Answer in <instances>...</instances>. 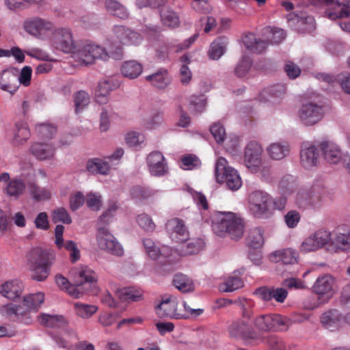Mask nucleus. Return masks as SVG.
<instances>
[{"instance_id":"nucleus-5","label":"nucleus","mask_w":350,"mask_h":350,"mask_svg":"<svg viewBox=\"0 0 350 350\" xmlns=\"http://www.w3.org/2000/svg\"><path fill=\"white\" fill-rule=\"evenodd\" d=\"M74 58L81 64H92L97 59L107 61L109 55L105 48L93 43H86L74 53Z\"/></svg>"},{"instance_id":"nucleus-38","label":"nucleus","mask_w":350,"mask_h":350,"mask_svg":"<svg viewBox=\"0 0 350 350\" xmlns=\"http://www.w3.org/2000/svg\"><path fill=\"white\" fill-rule=\"evenodd\" d=\"M252 59L247 53H243L240 59L234 67V75L238 77H245L250 70Z\"/></svg>"},{"instance_id":"nucleus-59","label":"nucleus","mask_w":350,"mask_h":350,"mask_svg":"<svg viewBox=\"0 0 350 350\" xmlns=\"http://www.w3.org/2000/svg\"><path fill=\"white\" fill-rule=\"evenodd\" d=\"M86 204L93 211H98L101 206V196L95 193H90L86 196Z\"/></svg>"},{"instance_id":"nucleus-20","label":"nucleus","mask_w":350,"mask_h":350,"mask_svg":"<svg viewBox=\"0 0 350 350\" xmlns=\"http://www.w3.org/2000/svg\"><path fill=\"white\" fill-rule=\"evenodd\" d=\"M323 158L329 163H338L342 159L340 147L332 142L325 141L319 144Z\"/></svg>"},{"instance_id":"nucleus-31","label":"nucleus","mask_w":350,"mask_h":350,"mask_svg":"<svg viewBox=\"0 0 350 350\" xmlns=\"http://www.w3.org/2000/svg\"><path fill=\"white\" fill-rule=\"evenodd\" d=\"M44 301V294L41 292L29 294L23 298L25 311L37 312Z\"/></svg>"},{"instance_id":"nucleus-4","label":"nucleus","mask_w":350,"mask_h":350,"mask_svg":"<svg viewBox=\"0 0 350 350\" xmlns=\"http://www.w3.org/2000/svg\"><path fill=\"white\" fill-rule=\"evenodd\" d=\"M215 177L219 183L225 184L232 191L238 190L242 185L237 171L230 167L224 157H219L215 164Z\"/></svg>"},{"instance_id":"nucleus-17","label":"nucleus","mask_w":350,"mask_h":350,"mask_svg":"<svg viewBox=\"0 0 350 350\" xmlns=\"http://www.w3.org/2000/svg\"><path fill=\"white\" fill-rule=\"evenodd\" d=\"M319 153L316 146L309 142H304L301 146V164L306 169H311L319 162Z\"/></svg>"},{"instance_id":"nucleus-62","label":"nucleus","mask_w":350,"mask_h":350,"mask_svg":"<svg viewBox=\"0 0 350 350\" xmlns=\"http://www.w3.org/2000/svg\"><path fill=\"white\" fill-rule=\"evenodd\" d=\"M320 248L312 234L307 237L301 243L300 250L304 252H310Z\"/></svg>"},{"instance_id":"nucleus-34","label":"nucleus","mask_w":350,"mask_h":350,"mask_svg":"<svg viewBox=\"0 0 350 350\" xmlns=\"http://www.w3.org/2000/svg\"><path fill=\"white\" fill-rule=\"evenodd\" d=\"M41 325L55 328H63L67 325V321L63 316L42 314L39 317Z\"/></svg>"},{"instance_id":"nucleus-2","label":"nucleus","mask_w":350,"mask_h":350,"mask_svg":"<svg viewBox=\"0 0 350 350\" xmlns=\"http://www.w3.org/2000/svg\"><path fill=\"white\" fill-rule=\"evenodd\" d=\"M213 230L218 236L228 234L232 239H238L243 235L244 226L234 213L220 212L213 221Z\"/></svg>"},{"instance_id":"nucleus-24","label":"nucleus","mask_w":350,"mask_h":350,"mask_svg":"<svg viewBox=\"0 0 350 350\" xmlns=\"http://www.w3.org/2000/svg\"><path fill=\"white\" fill-rule=\"evenodd\" d=\"M242 39L245 46L255 53H262L268 46L267 41L256 38L252 33H245Z\"/></svg>"},{"instance_id":"nucleus-48","label":"nucleus","mask_w":350,"mask_h":350,"mask_svg":"<svg viewBox=\"0 0 350 350\" xmlns=\"http://www.w3.org/2000/svg\"><path fill=\"white\" fill-rule=\"evenodd\" d=\"M189 102V110L196 113L202 112L206 105V98L203 95H192L190 96Z\"/></svg>"},{"instance_id":"nucleus-43","label":"nucleus","mask_w":350,"mask_h":350,"mask_svg":"<svg viewBox=\"0 0 350 350\" xmlns=\"http://www.w3.org/2000/svg\"><path fill=\"white\" fill-rule=\"evenodd\" d=\"M161 18L163 24L169 27H176L180 24V20L176 14L170 8H165L161 11Z\"/></svg>"},{"instance_id":"nucleus-22","label":"nucleus","mask_w":350,"mask_h":350,"mask_svg":"<svg viewBox=\"0 0 350 350\" xmlns=\"http://www.w3.org/2000/svg\"><path fill=\"white\" fill-rule=\"evenodd\" d=\"M332 247L336 250L350 251V230H338L332 234Z\"/></svg>"},{"instance_id":"nucleus-55","label":"nucleus","mask_w":350,"mask_h":350,"mask_svg":"<svg viewBox=\"0 0 350 350\" xmlns=\"http://www.w3.org/2000/svg\"><path fill=\"white\" fill-rule=\"evenodd\" d=\"M52 219L55 223L61 221L66 224H70L72 222L71 217L67 210L62 207L57 208L53 211Z\"/></svg>"},{"instance_id":"nucleus-61","label":"nucleus","mask_w":350,"mask_h":350,"mask_svg":"<svg viewBox=\"0 0 350 350\" xmlns=\"http://www.w3.org/2000/svg\"><path fill=\"white\" fill-rule=\"evenodd\" d=\"M32 69L29 66L23 67L17 76L18 83L22 84L24 86L29 85L31 79Z\"/></svg>"},{"instance_id":"nucleus-3","label":"nucleus","mask_w":350,"mask_h":350,"mask_svg":"<svg viewBox=\"0 0 350 350\" xmlns=\"http://www.w3.org/2000/svg\"><path fill=\"white\" fill-rule=\"evenodd\" d=\"M291 324L290 319L278 314H260L254 320L255 327L262 332L286 331Z\"/></svg>"},{"instance_id":"nucleus-26","label":"nucleus","mask_w":350,"mask_h":350,"mask_svg":"<svg viewBox=\"0 0 350 350\" xmlns=\"http://www.w3.org/2000/svg\"><path fill=\"white\" fill-rule=\"evenodd\" d=\"M267 151L271 159L280 161L288 155L290 148L285 142H274L267 148Z\"/></svg>"},{"instance_id":"nucleus-47","label":"nucleus","mask_w":350,"mask_h":350,"mask_svg":"<svg viewBox=\"0 0 350 350\" xmlns=\"http://www.w3.org/2000/svg\"><path fill=\"white\" fill-rule=\"evenodd\" d=\"M74 306L76 314L83 319L90 318L97 310V307L95 306L81 302L75 303Z\"/></svg>"},{"instance_id":"nucleus-40","label":"nucleus","mask_w":350,"mask_h":350,"mask_svg":"<svg viewBox=\"0 0 350 350\" xmlns=\"http://www.w3.org/2000/svg\"><path fill=\"white\" fill-rule=\"evenodd\" d=\"M243 286L241 279L236 275H231L219 285L221 292H233Z\"/></svg>"},{"instance_id":"nucleus-57","label":"nucleus","mask_w":350,"mask_h":350,"mask_svg":"<svg viewBox=\"0 0 350 350\" xmlns=\"http://www.w3.org/2000/svg\"><path fill=\"white\" fill-rule=\"evenodd\" d=\"M210 131L218 144L222 143L226 138V131L219 122L214 123L210 128Z\"/></svg>"},{"instance_id":"nucleus-45","label":"nucleus","mask_w":350,"mask_h":350,"mask_svg":"<svg viewBox=\"0 0 350 350\" xmlns=\"http://www.w3.org/2000/svg\"><path fill=\"white\" fill-rule=\"evenodd\" d=\"M180 62L182 65L180 68L179 79L180 83L184 85H188L191 80L192 73L187 64H189L190 61L187 55H183L180 57Z\"/></svg>"},{"instance_id":"nucleus-35","label":"nucleus","mask_w":350,"mask_h":350,"mask_svg":"<svg viewBox=\"0 0 350 350\" xmlns=\"http://www.w3.org/2000/svg\"><path fill=\"white\" fill-rule=\"evenodd\" d=\"M30 137V131L25 122L20 120L15 124L13 143L16 146L22 144Z\"/></svg>"},{"instance_id":"nucleus-56","label":"nucleus","mask_w":350,"mask_h":350,"mask_svg":"<svg viewBox=\"0 0 350 350\" xmlns=\"http://www.w3.org/2000/svg\"><path fill=\"white\" fill-rule=\"evenodd\" d=\"M262 342L267 345L271 350H286L284 342L276 336L263 337Z\"/></svg>"},{"instance_id":"nucleus-53","label":"nucleus","mask_w":350,"mask_h":350,"mask_svg":"<svg viewBox=\"0 0 350 350\" xmlns=\"http://www.w3.org/2000/svg\"><path fill=\"white\" fill-rule=\"evenodd\" d=\"M312 235L318 245H319L320 248L327 244L332 247V234L330 232L324 229H320L313 233Z\"/></svg>"},{"instance_id":"nucleus-19","label":"nucleus","mask_w":350,"mask_h":350,"mask_svg":"<svg viewBox=\"0 0 350 350\" xmlns=\"http://www.w3.org/2000/svg\"><path fill=\"white\" fill-rule=\"evenodd\" d=\"M228 332L231 337L243 339H252L256 336L253 328L248 323L241 320L232 323L228 327Z\"/></svg>"},{"instance_id":"nucleus-16","label":"nucleus","mask_w":350,"mask_h":350,"mask_svg":"<svg viewBox=\"0 0 350 350\" xmlns=\"http://www.w3.org/2000/svg\"><path fill=\"white\" fill-rule=\"evenodd\" d=\"M146 160L149 172L152 175L161 176L167 173L168 167L161 152L153 151L148 155Z\"/></svg>"},{"instance_id":"nucleus-41","label":"nucleus","mask_w":350,"mask_h":350,"mask_svg":"<svg viewBox=\"0 0 350 350\" xmlns=\"http://www.w3.org/2000/svg\"><path fill=\"white\" fill-rule=\"evenodd\" d=\"M341 314L336 310H330L324 312L321 317V322L324 327L330 329L334 327L341 319Z\"/></svg>"},{"instance_id":"nucleus-25","label":"nucleus","mask_w":350,"mask_h":350,"mask_svg":"<svg viewBox=\"0 0 350 350\" xmlns=\"http://www.w3.org/2000/svg\"><path fill=\"white\" fill-rule=\"evenodd\" d=\"M298 254L292 249L275 251L270 255L272 262H282L284 265H292L297 262Z\"/></svg>"},{"instance_id":"nucleus-14","label":"nucleus","mask_w":350,"mask_h":350,"mask_svg":"<svg viewBox=\"0 0 350 350\" xmlns=\"http://www.w3.org/2000/svg\"><path fill=\"white\" fill-rule=\"evenodd\" d=\"M24 27L28 33L39 38H44L49 33L54 30L52 23L40 18L26 21Z\"/></svg>"},{"instance_id":"nucleus-30","label":"nucleus","mask_w":350,"mask_h":350,"mask_svg":"<svg viewBox=\"0 0 350 350\" xmlns=\"http://www.w3.org/2000/svg\"><path fill=\"white\" fill-rule=\"evenodd\" d=\"M174 286L180 292L186 293L194 291L195 285L193 281L187 275L177 273L173 279Z\"/></svg>"},{"instance_id":"nucleus-49","label":"nucleus","mask_w":350,"mask_h":350,"mask_svg":"<svg viewBox=\"0 0 350 350\" xmlns=\"http://www.w3.org/2000/svg\"><path fill=\"white\" fill-rule=\"evenodd\" d=\"M265 34L268 38H270L272 44H279L286 38L284 31L276 27H266L265 29Z\"/></svg>"},{"instance_id":"nucleus-6","label":"nucleus","mask_w":350,"mask_h":350,"mask_svg":"<svg viewBox=\"0 0 350 350\" xmlns=\"http://www.w3.org/2000/svg\"><path fill=\"white\" fill-rule=\"evenodd\" d=\"M324 115V107L312 101L302 104L297 112L299 121L305 126L317 124L323 119Z\"/></svg>"},{"instance_id":"nucleus-42","label":"nucleus","mask_w":350,"mask_h":350,"mask_svg":"<svg viewBox=\"0 0 350 350\" xmlns=\"http://www.w3.org/2000/svg\"><path fill=\"white\" fill-rule=\"evenodd\" d=\"M247 242L252 247H261L264 243L263 230L259 227L250 229L247 235Z\"/></svg>"},{"instance_id":"nucleus-23","label":"nucleus","mask_w":350,"mask_h":350,"mask_svg":"<svg viewBox=\"0 0 350 350\" xmlns=\"http://www.w3.org/2000/svg\"><path fill=\"white\" fill-rule=\"evenodd\" d=\"M23 291V285L17 280L7 281L1 284L0 293L5 297L14 300L21 296Z\"/></svg>"},{"instance_id":"nucleus-8","label":"nucleus","mask_w":350,"mask_h":350,"mask_svg":"<svg viewBox=\"0 0 350 350\" xmlns=\"http://www.w3.org/2000/svg\"><path fill=\"white\" fill-rule=\"evenodd\" d=\"M96 239L100 250L115 256H120L123 254L122 245L105 226H98Z\"/></svg>"},{"instance_id":"nucleus-18","label":"nucleus","mask_w":350,"mask_h":350,"mask_svg":"<svg viewBox=\"0 0 350 350\" xmlns=\"http://www.w3.org/2000/svg\"><path fill=\"white\" fill-rule=\"evenodd\" d=\"M18 75V68H9L4 70L0 75V88L3 91L14 94L19 87Z\"/></svg>"},{"instance_id":"nucleus-51","label":"nucleus","mask_w":350,"mask_h":350,"mask_svg":"<svg viewBox=\"0 0 350 350\" xmlns=\"http://www.w3.org/2000/svg\"><path fill=\"white\" fill-rule=\"evenodd\" d=\"M36 131L42 138L51 139L56 133V126L49 123H41L36 125Z\"/></svg>"},{"instance_id":"nucleus-11","label":"nucleus","mask_w":350,"mask_h":350,"mask_svg":"<svg viewBox=\"0 0 350 350\" xmlns=\"http://www.w3.org/2000/svg\"><path fill=\"white\" fill-rule=\"evenodd\" d=\"M248 200L252 213L256 217H260L268 211L271 198L267 193L256 190L250 194Z\"/></svg>"},{"instance_id":"nucleus-46","label":"nucleus","mask_w":350,"mask_h":350,"mask_svg":"<svg viewBox=\"0 0 350 350\" xmlns=\"http://www.w3.org/2000/svg\"><path fill=\"white\" fill-rule=\"evenodd\" d=\"M73 98L75 107V111L77 113L83 110L90 102L89 94L83 90L76 92L74 94Z\"/></svg>"},{"instance_id":"nucleus-21","label":"nucleus","mask_w":350,"mask_h":350,"mask_svg":"<svg viewBox=\"0 0 350 350\" xmlns=\"http://www.w3.org/2000/svg\"><path fill=\"white\" fill-rule=\"evenodd\" d=\"M146 79L156 88L163 90L172 81L169 72L165 68H160L152 75L146 77Z\"/></svg>"},{"instance_id":"nucleus-63","label":"nucleus","mask_w":350,"mask_h":350,"mask_svg":"<svg viewBox=\"0 0 350 350\" xmlns=\"http://www.w3.org/2000/svg\"><path fill=\"white\" fill-rule=\"evenodd\" d=\"M63 247H64L68 251L70 252V256L72 262H75L79 259L80 252L74 241H67L65 243H63Z\"/></svg>"},{"instance_id":"nucleus-36","label":"nucleus","mask_w":350,"mask_h":350,"mask_svg":"<svg viewBox=\"0 0 350 350\" xmlns=\"http://www.w3.org/2000/svg\"><path fill=\"white\" fill-rule=\"evenodd\" d=\"M25 183L21 179L11 180L3 188V191L10 197L18 199L24 192Z\"/></svg>"},{"instance_id":"nucleus-10","label":"nucleus","mask_w":350,"mask_h":350,"mask_svg":"<svg viewBox=\"0 0 350 350\" xmlns=\"http://www.w3.org/2000/svg\"><path fill=\"white\" fill-rule=\"evenodd\" d=\"M180 308L178 298L169 295L162 298V301L155 309L157 315L160 317L180 319L183 317L180 314Z\"/></svg>"},{"instance_id":"nucleus-12","label":"nucleus","mask_w":350,"mask_h":350,"mask_svg":"<svg viewBox=\"0 0 350 350\" xmlns=\"http://www.w3.org/2000/svg\"><path fill=\"white\" fill-rule=\"evenodd\" d=\"M53 42L55 47L66 53L74 54L76 48L75 42L71 31L66 28H60L53 33Z\"/></svg>"},{"instance_id":"nucleus-37","label":"nucleus","mask_w":350,"mask_h":350,"mask_svg":"<svg viewBox=\"0 0 350 350\" xmlns=\"http://www.w3.org/2000/svg\"><path fill=\"white\" fill-rule=\"evenodd\" d=\"M228 40L224 38H219L213 42L208 51V56L211 59H219L225 53Z\"/></svg>"},{"instance_id":"nucleus-58","label":"nucleus","mask_w":350,"mask_h":350,"mask_svg":"<svg viewBox=\"0 0 350 350\" xmlns=\"http://www.w3.org/2000/svg\"><path fill=\"white\" fill-rule=\"evenodd\" d=\"M137 222L139 226L147 232H153L155 229V224L150 216L146 214L138 215Z\"/></svg>"},{"instance_id":"nucleus-54","label":"nucleus","mask_w":350,"mask_h":350,"mask_svg":"<svg viewBox=\"0 0 350 350\" xmlns=\"http://www.w3.org/2000/svg\"><path fill=\"white\" fill-rule=\"evenodd\" d=\"M297 26L303 32H310L314 29V19L311 16H302L297 19Z\"/></svg>"},{"instance_id":"nucleus-13","label":"nucleus","mask_w":350,"mask_h":350,"mask_svg":"<svg viewBox=\"0 0 350 350\" xmlns=\"http://www.w3.org/2000/svg\"><path fill=\"white\" fill-rule=\"evenodd\" d=\"M165 230L171 239L176 242H184L189 237V232L185 221L178 217L167 220Z\"/></svg>"},{"instance_id":"nucleus-9","label":"nucleus","mask_w":350,"mask_h":350,"mask_svg":"<svg viewBox=\"0 0 350 350\" xmlns=\"http://www.w3.org/2000/svg\"><path fill=\"white\" fill-rule=\"evenodd\" d=\"M263 148L257 142L252 141L245 148L244 163L245 166L253 173L259 171L262 162Z\"/></svg>"},{"instance_id":"nucleus-50","label":"nucleus","mask_w":350,"mask_h":350,"mask_svg":"<svg viewBox=\"0 0 350 350\" xmlns=\"http://www.w3.org/2000/svg\"><path fill=\"white\" fill-rule=\"evenodd\" d=\"M0 313L3 316L12 317L23 315L26 313L25 310L20 305L10 304L0 307Z\"/></svg>"},{"instance_id":"nucleus-15","label":"nucleus","mask_w":350,"mask_h":350,"mask_svg":"<svg viewBox=\"0 0 350 350\" xmlns=\"http://www.w3.org/2000/svg\"><path fill=\"white\" fill-rule=\"evenodd\" d=\"M314 5H336V12H326L327 17L332 20L350 16V0H310Z\"/></svg>"},{"instance_id":"nucleus-7","label":"nucleus","mask_w":350,"mask_h":350,"mask_svg":"<svg viewBox=\"0 0 350 350\" xmlns=\"http://www.w3.org/2000/svg\"><path fill=\"white\" fill-rule=\"evenodd\" d=\"M334 278L329 274H323L317 278L312 286V291L319 296L314 308L327 302L332 297L334 294Z\"/></svg>"},{"instance_id":"nucleus-28","label":"nucleus","mask_w":350,"mask_h":350,"mask_svg":"<svg viewBox=\"0 0 350 350\" xmlns=\"http://www.w3.org/2000/svg\"><path fill=\"white\" fill-rule=\"evenodd\" d=\"M30 151L38 159L46 160L53 157L55 149L49 144L34 143L31 146Z\"/></svg>"},{"instance_id":"nucleus-32","label":"nucleus","mask_w":350,"mask_h":350,"mask_svg":"<svg viewBox=\"0 0 350 350\" xmlns=\"http://www.w3.org/2000/svg\"><path fill=\"white\" fill-rule=\"evenodd\" d=\"M105 5L107 11L115 17L120 19H126L129 17L126 8L117 0H105Z\"/></svg>"},{"instance_id":"nucleus-27","label":"nucleus","mask_w":350,"mask_h":350,"mask_svg":"<svg viewBox=\"0 0 350 350\" xmlns=\"http://www.w3.org/2000/svg\"><path fill=\"white\" fill-rule=\"evenodd\" d=\"M74 271L75 284L77 286H80L85 283L93 284L96 282V273L88 267H81Z\"/></svg>"},{"instance_id":"nucleus-60","label":"nucleus","mask_w":350,"mask_h":350,"mask_svg":"<svg viewBox=\"0 0 350 350\" xmlns=\"http://www.w3.org/2000/svg\"><path fill=\"white\" fill-rule=\"evenodd\" d=\"M131 196L137 200H145L151 196V191L145 187L142 186H134L131 189Z\"/></svg>"},{"instance_id":"nucleus-52","label":"nucleus","mask_w":350,"mask_h":350,"mask_svg":"<svg viewBox=\"0 0 350 350\" xmlns=\"http://www.w3.org/2000/svg\"><path fill=\"white\" fill-rule=\"evenodd\" d=\"M180 306V314L183 315L180 319H188L191 317L196 318L200 316L204 312V309L192 308L186 301H183Z\"/></svg>"},{"instance_id":"nucleus-64","label":"nucleus","mask_w":350,"mask_h":350,"mask_svg":"<svg viewBox=\"0 0 350 350\" xmlns=\"http://www.w3.org/2000/svg\"><path fill=\"white\" fill-rule=\"evenodd\" d=\"M182 167L185 170H192L200 165V161L197 157L188 155L182 158Z\"/></svg>"},{"instance_id":"nucleus-44","label":"nucleus","mask_w":350,"mask_h":350,"mask_svg":"<svg viewBox=\"0 0 350 350\" xmlns=\"http://www.w3.org/2000/svg\"><path fill=\"white\" fill-rule=\"evenodd\" d=\"M29 191L31 198L38 202L47 200L51 198V191L43 187H40L34 183L29 185Z\"/></svg>"},{"instance_id":"nucleus-29","label":"nucleus","mask_w":350,"mask_h":350,"mask_svg":"<svg viewBox=\"0 0 350 350\" xmlns=\"http://www.w3.org/2000/svg\"><path fill=\"white\" fill-rule=\"evenodd\" d=\"M178 252L182 256L192 255L198 253L204 246V241L200 239H190L181 242Z\"/></svg>"},{"instance_id":"nucleus-1","label":"nucleus","mask_w":350,"mask_h":350,"mask_svg":"<svg viewBox=\"0 0 350 350\" xmlns=\"http://www.w3.org/2000/svg\"><path fill=\"white\" fill-rule=\"evenodd\" d=\"M27 258L32 271L31 278L36 281L45 280L49 275L50 267L55 260L53 252L36 247L29 251Z\"/></svg>"},{"instance_id":"nucleus-33","label":"nucleus","mask_w":350,"mask_h":350,"mask_svg":"<svg viewBox=\"0 0 350 350\" xmlns=\"http://www.w3.org/2000/svg\"><path fill=\"white\" fill-rule=\"evenodd\" d=\"M116 295L121 301H139L143 299V292L134 288H124L116 291Z\"/></svg>"},{"instance_id":"nucleus-39","label":"nucleus","mask_w":350,"mask_h":350,"mask_svg":"<svg viewBox=\"0 0 350 350\" xmlns=\"http://www.w3.org/2000/svg\"><path fill=\"white\" fill-rule=\"evenodd\" d=\"M142 66L136 61L125 62L121 68L122 75L129 79L137 78L142 72Z\"/></svg>"}]
</instances>
